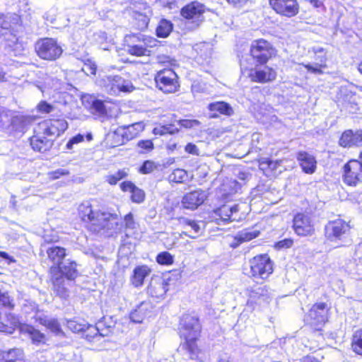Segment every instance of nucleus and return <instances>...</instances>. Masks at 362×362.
<instances>
[{"label": "nucleus", "mask_w": 362, "mask_h": 362, "mask_svg": "<svg viewBox=\"0 0 362 362\" xmlns=\"http://www.w3.org/2000/svg\"><path fill=\"white\" fill-rule=\"evenodd\" d=\"M182 327L185 342L182 347L188 351L190 358H195L199 353L196 341L201 332L199 320L196 317L187 315L182 319Z\"/></svg>", "instance_id": "1"}, {"label": "nucleus", "mask_w": 362, "mask_h": 362, "mask_svg": "<svg viewBox=\"0 0 362 362\" xmlns=\"http://www.w3.org/2000/svg\"><path fill=\"white\" fill-rule=\"evenodd\" d=\"M250 55L259 65L265 64L276 54L273 45L264 39L255 40L251 42Z\"/></svg>", "instance_id": "2"}, {"label": "nucleus", "mask_w": 362, "mask_h": 362, "mask_svg": "<svg viewBox=\"0 0 362 362\" xmlns=\"http://www.w3.org/2000/svg\"><path fill=\"white\" fill-rule=\"evenodd\" d=\"M250 273L257 279H265L273 272V264L267 255H260L250 260Z\"/></svg>", "instance_id": "3"}, {"label": "nucleus", "mask_w": 362, "mask_h": 362, "mask_svg": "<svg viewBox=\"0 0 362 362\" xmlns=\"http://www.w3.org/2000/svg\"><path fill=\"white\" fill-rule=\"evenodd\" d=\"M37 55L45 60H55L62 53V47L52 38H45L39 40L35 45Z\"/></svg>", "instance_id": "4"}, {"label": "nucleus", "mask_w": 362, "mask_h": 362, "mask_svg": "<svg viewBox=\"0 0 362 362\" xmlns=\"http://www.w3.org/2000/svg\"><path fill=\"white\" fill-rule=\"evenodd\" d=\"M156 86L165 93H175L180 86L173 69H162L155 76Z\"/></svg>", "instance_id": "5"}, {"label": "nucleus", "mask_w": 362, "mask_h": 362, "mask_svg": "<svg viewBox=\"0 0 362 362\" xmlns=\"http://www.w3.org/2000/svg\"><path fill=\"white\" fill-rule=\"evenodd\" d=\"M349 223L343 219L338 218L329 221L325 227V235L330 242H337L342 240L343 237L350 230Z\"/></svg>", "instance_id": "6"}, {"label": "nucleus", "mask_w": 362, "mask_h": 362, "mask_svg": "<svg viewBox=\"0 0 362 362\" xmlns=\"http://www.w3.org/2000/svg\"><path fill=\"white\" fill-rule=\"evenodd\" d=\"M328 310L325 303H317L312 306L305 320L310 326L318 329L327 321Z\"/></svg>", "instance_id": "7"}, {"label": "nucleus", "mask_w": 362, "mask_h": 362, "mask_svg": "<svg viewBox=\"0 0 362 362\" xmlns=\"http://www.w3.org/2000/svg\"><path fill=\"white\" fill-rule=\"evenodd\" d=\"M293 228L298 235L309 236L315 233L313 221L310 216L305 213H298L293 219Z\"/></svg>", "instance_id": "8"}, {"label": "nucleus", "mask_w": 362, "mask_h": 362, "mask_svg": "<svg viewBox=\"0 0 362 362\" xmlns=\"http://www.w3.org/2000/svg\"><path fill=\"white\" fill-rule=\"evenodd\" d=\"M269 2L272 9L281 16L292 18L298 13L297 0H269Z\"/></svg>", "instance_id": "9"}, {"label": "nucleus", "mask_w": 362, "mask_h": 362, "mask_svg": "<svg viewBox=\"0 0 362 362\" xmlns=\"http://www.w3.org/2000/svg\"><path fill=\"white\" fill-rule=\"evenodd\" d=\"M343 180L350 186H356L362 182L361 165L358 160H351L344 165Z\"/></svg>", "instance_id": "10"}, {"label": "nucleus", "mask_w": 362, "mask_h": 362, "mask_svg": "<svg viewBox=\"0 0 362 362\" xmlns=\"http://www.w3.org/2000/svg\"><path fill=\"white\" fill-rule=\"evenodd\" d=\"M204 11V6L198 2L187 4L181 11L182 16L188 21L192 20V28L198 27L202 21V14Z\"/></svg>", "instance_id": "11"}, {"label": "nucleus", "mask_w": 362, "mask_h": 362, "mask_svg": "<svg viewBox=\"0 0 362 362\" xmlns=\"http://www.w3.org/2000/svg\"><path fill=\"white\" fill-rule=\"evenodd\" d=\"M43 133L50 136H59L68 127L67 122L64 119L45 120L40 124Z\"/></svg>", "instance_id": "12"}, {"label": "nucleus", "mask_w": 362, "mask_h": 362, "mask_svg": "<svg viewBox=\"0 0 362 362\" xmlns=\"http://www.w3.org/2000/svg\"><path fill=\"white\" fill-rule=\"evenodd\" d=\"M119 219L116 214L101 211L98 218V223H96L94 230L106 229L107 230H119Z\"/></svg>", "instance_id": "13"}, {"label": "nucleus", "mask_w": 362, "mask_h": 362, "mask_svg": "<svg viewBox=\"0 0 362 362\" xmlns=\"http://www.w3.org/2000/svg\"><path fill=\"white\" fill-rule=\"evenodd\" d=\"M339 144L344 148L362 146V129L355 132L351 129L345 130L339 138Z\"/></svg>", "instance_id": "14"}, {"label": "nucleus", "mask_w": 362, "mask_h": 362, "mask_svg": "<svg viewBox=\"0 0 362 362\" xmlns=\"http://www.w3.org/2000/svg\"><path fill=\"white\" fill-rule=\"evenodd\" d=\"M207 195L204 191L202 189L194 190L184 195L182 204L185 208L194 210L202 205Z\"/></svg>", "instance_id": "15"}, {"label": "nucleus", "mask_w": 362, "mask_h": 362, "mask_svg": "<svg viewBox=\"0 0 362 362\" xmlns=\"http://www.w3.org/2000/svg\"><path fill=\"white\" fill-rule=\"evenodd\" d=\"M144 129V124L142 122H136L131 125L119 127L115 132V136L122 137V143L129 141L136 137Z\"/></svg>", "instance_id": "16"}, {"label": "nucleus", "mask_w": 362, "mask_h": 362, "mask_svg": "<svg viewBox=\"0 0 362 362\" xmlns=\"http://www.w3.org/2000/svg\"><path fill=\"white\" fill-rule=\"evenodd\" d=\"M78 215L81 220L84 222L90 223L93 226H95L96 223H98V218L101 211L95 210L88 202H84L78 206Z\"/></svg>", "instance_id": "17"}, {"label": "nucleus", "mask_w": 362, "mask_h": 362, "mask_svg": "<svg viewBox=\"0 0 362 362\" xmlns=\"http://www.w3.org/2000/svg\"><path fill=\"white\" fill-rule=\"evenodd\" d=\"M91 74L98 76L95 79V83L100 86L104 91L109 94H112V86L115 83V76H110L105 74L103 69H100V71L97 73L98 69H90Z\"/></svg>", "instance_id": "18"}, {"label": "nucleus", "mask_w": 362, "mask_h": 362, "mask_svg": "<svg viewBox=\"0 0 362 362\" xmlns=\"http://www.w3.org/2000/svg\"><path fill=\"white\" fill-rule=\"evenodd\" d=\"M271 298L270 293L266 286H258L250 290L247 303L262 304L268 303Z\"/></svg>", "instance_id": "19"}, {"label": "nucleus", "mask_w": 362, "mask_h": 362, "mask_svg": "<svg viewBox=\"0 0 362 362\" xmlns=\"http://www.w3.org/2000/svg\"><path fill=\"white\" fill-rule=\"evenodd\" d=\"M168 284L160 278L152 279L147 288V293L153 298H162L168 290Z\"/></svg>", "instance_id": "20"}, {"label": "nucleus", "mask_w": 362, "mask_h": 362, "mask_svg": "<svg viewBox=\"0 0 362 362\" xmlns=\"http://www.w3.org/2000/svg\"><path fill=\"white\" fill-rule=\"evenodd\" d=\"M152 306L148 302H141L129 315L131 320L136 323H141L149 315Z\"/></svg>", "instance_id": "21"}, {"label": "nucleus", "mask_w": 362, "mask_h": 362, "mask_svg": "<svg viewBox=\"0 0 362 362\" xmlns=\"http://www.w3.org/2000/svg\"><path fill=\"white\" fill-rule=\"evenodd\" d=\"M297 158L303 172L313 174L315 171L317 161L314 156L305 151H300L298 153Z\"/></svg>", "instance_id": "22"}, {"label": "nucleus", "mask_w": 362, "mask_h": 362, "mask_svg": "<svg viewBox=\"0 0 362 362\" xmlns=\"http://www.w3.org/2000/svg\"><path fill=\"white\" fill-rule=\"evenodd\" d=\"M276 76L274 69H250L249 77L252 81L264 83L275 79Z\"/></svg>", "instance_id": "23"}, {"label": "nucleus", "mask_w": 362, "mask_h": 362, "mask_svg": "<svg viewBox=\"0 0 362 362\" xmlns=\"http://www.w3.org/2000/svg\"><path fill=\"white\" fill-rule=\"evenodd\" d=\"M259 230L254 228H247L239 231L234 237L235 242L231 244L233 247H237L241 243L250 241L258 237Z\"/></svg>", "instance_id": "24"}, {"label": "nucleus", "mask_w": 362, "mask_h": 362, "mask_svg": "<svg viewBox=\"0 0 362 362\" xmlns=\"http://www.w3.org/2000/svg\"><path fill=\"white\" fill-rule=\"evenodd\" d=\"M120 188L123 192L132 193V200L135 203H141L144 200L145 194L143 190L136 187L132 182L125 181L120 184Z\"/></svg>", "instance_id": "25"}, {"label": "nucleus", "mask_w": 362, "mask_h": 362, "mask_svg": "<svg viewBox=\"0 0 362 362\" xmlns=\"http://www.w3.org/2000/svg\"><path fill=\"white\" fill-rule=\"evenodd\" d=\"M151 269L146 265L137 266L133 272L131 277L132 284L135 287L141 286L146 277L149 276Z\"/></svg>", "instance_id": "26"}, {"label": "nucleus", "mask_w": 362, "mask_h": 362, "mask_svg": "<svg viewBox=\"0 0 362 362\" xmlns=\"http://www.w3.org/2000/svg\"><path fill=\"white\" fill-rule=\"evenodd\" d=\"M134 88L131 81L125 80L119 76H115L111 95H117L120 93H130L132 92Z\"/></svg>", "instance_id": "27"}, {"label": "nucleus", "mask_w": 362, "mask_h": 362, "mask_svg": "<svg viewBox=\"0 0 362 362\" xmlns=\"http://www.w3.org/2000/svg\"><path fill=\"white\" fill-rule=\"evenodd\" d=\"M53 142L45 136L35 135L30 139V145L34 151L45 152L51 148Z\"/></svg>", "instance_id": "28"}, {"label": "nucleus", "mask_w": 362, "mask_h": 362, "mask_svg": "<svg viewBox=\"0 0 362 362\" xmlns=\"http://www.w3.org/2000/svg\"><path fill=\"white\" fill-rule=\"evenodd\" d=\"M179 222L185 228L187 229L186 231L182 233L184 235L189 236L191 238H195L197 237L201 228L195 221L186 218H180Z\"/></svg>", "instance_id": "29"}, {"label": "nucleus", "mask_w": 362, "mask_h": 362, "mask_svg": "<svg viewBox=\"0 0 362 362\" xmlns=\"http://www.w3.org/2000/svg\"><path fill=\"white\" fill-rule=\"evenodd\" d=\"M36 320L39 322L40 324L45 326L55 334H63V332L57 320L45 315H37L36 317Z\"/></svg>", "instance_id": "30"}, {"label": "nucleus", "mask_w": 362, "mask_h": 362, "mask_svg": "<svg viewBox=\"0 0 362 362\" xmlns=\"http://www.w3.org/2000/svg\"><path fill=\"white\" fill-rule=\"evenodd\" d=\"M0 359L4 362H24L23 353L20 349L0 351Z\"/></svg>", "instance_id": "31"}, {"label": "nucleus", "mask_w": 362, "mask_h": 362, "mask_svg": "<svg viewBox=\"0 0 362 362\" xmlns=\"http://www.w3.org/2000/svg\"><path fill=\"white\" fill-rule=\"evenodd\" d=\"M61 275H64L68 279H74L78 276L76 264L75 262L66 261L59 266Z\"/></svg>", "instance_id": "32"}, {"label": "nucleus", "mask_w": 362, "mask_h": 362, "mask_svg": "<svg viewBox=\"0 0 362 362\" xmlns=\"http://www.w3.org/2000/svg\"><path fill=\"white\" fill-rule=\"evenodd\" d=\"M47 253L49 259L54 264L60 266L62 259L66 256V250L60 247H51L47 249Z\"/></svg>", "instance_id": "33"}, {"label": "nucleus", "mask_w": 362, "mask_h": 362, "mask_svg": "<svg viewBox=\"0 0 362 362\" xmlns=\"http://www.w3.org/2000/svg\"><path fill=\"white\" fill-rule=\"evenodd\" d=\"M208 109L211 112H218L227 116H230L233 114L232 107L228 103L223 101L211 103L209 105Z\"/></svg>", "instance_id": "34"}, {"label": "nucleus", "mask_w": 362, "mask_h": 362, "mask_svg": "<svg viewBox=\"0 0 362 362\" xmlns=\"http://www.w3.org/2000/svg\"><path fill=\"white\" fill-rule=\"evenodd\" d=\"M53 290L61 298L68 296V291L64 286V279L61 274H56L52 279Z\"/></svg>", "instance_id": "35"}, {"label": "nucleus", "mask_w": 362, "mask_h": 362, "mask_svg": "<svg viewBox=\"0 0 362 362\" xmlns=\"http://www.w3.org/2000/svg\"><path fill=\"white\" fill-rule=\"evenodd\" d=\"M125 41L128 43L137 44L143 42L144 45L153 47L156 44V40L141 34H132L125 37Z\"/></svg>", "instance_id": "36"}, {"label": "nucleus", "mask_w": 362, "mask_h": 362, "mask_svg": "<svg viewBox=\"0 0 362 362\" xmlns=\"http://www.w3.org/2000/svg\"><path fill=\"white\" fill-rule=\"evenodd\" d=\"M173 30V24L170 21L163 19L160 21L157 28L156 34L160 37H166Z\"/></svg>", "instance_id": "37"}, {"label": "nucleus", "mask_w": 362, "mask_h": 362, "mask_svg": "<svg viewBox=\"0 0 362 362\" xmlns=\"http://www.w3.org/2000/svg\"><path fill=\"white\" fill-rule=\"evenodd\" d=\"M23 331L29 334L34 343H45V335L34 327L27 326L23 328Z\"/></svg>", "instance_id": "38"}, {"label": "nucleus", "mask_w": 362, "mask_h": 362, "mask_svg": "<svg viewBox=\"0 0 362 362\" xmlns=\"http://www.w3.org/2000/svg\"><path fill=\"white\" fill-rule=\"evenodd\" d=\"M168 178L170 182L183 183L187 180L188 174L186 170L177 168L172 172Z\"/></svg>", "instance_id": "39"}, {"label": "nucleus", "mask_w": 362, "mask_h": 362, "mask_svg": "<svg viewBox=\"0 0 362 362\" xmlns=\"http://www.w3.org/2000/svg\"><path fill=\"white\" fill-rule=\"evenodd\" d=\"M132 17L136 21L135 24L138 29L143 30L147 28L149 23V18L146 15L138 11H133Z\"/></svg>", "instance_id": "40"}, {"label": "nucleus", "mask_w": 362, "mask_h": 362, "mask_svg": "<svg viewBox=\"0 0 362 362\" xmlns=\"http://www.w3.org/2000/svg\"><path fill=\"white\" fill-rule=\"evenodd\" d=\"M179 132V129L173 124L160 125L155 127L153 133L155 135L163 136L167 134H173Z\"/></svg>", "instance_id": "41"}, {"label": "nucleus", "mask_w": 362, "mask_h": 362, "mask_svg": "<svg viewBox=\"0 0 362 362\" xmlns=\"http://www.w3.org/2000/svg\"><path fill=\"white\" fill-rule=\"evenodd\" d=\"M128 173L125 170H119L115 172L114 174L107 175L105 177V181H107L110 185H115L119 180L127 177Z\"/></svg>", "instance_id": "42"}, {"label": "nucleus", "mask_w": 362, "mask_h": 362, "mask_svg": "<svg viewBox=\"0 0 362 362\" xmlns=\"http://www.w3.org/2000/svg\"><path fill=\"white\" fill-rule=\"evenodd\" d=\"M0 305L8 309H13L15 306L13 299L8 293L0 289Z\"/></svg>", "instance_id": "43"}, {"label": "nucleus", "mask_w": 362, "mask_h": 362, "mask_svg": "<svg viewBox=\"0 0 362 362\" xmlns=\"http://www.w3.org/2000/svg\"><path fill=\"white\" fill-rule=\"evenodd\" d=\"M351 346L354 352L362 355V330L354 334Z\"/></svg>", "instance_id": "44"}, {"label": "nucleus", "mask_w": 362, "mask_h": 362, "mask_svg": "<svg viewBox=\"0 0 362 362\" xmlns=\"http://www.w3.org/2000/svg\"><path fill=\"white\" fill-rule=\"evenodd\" d=\"M67 327L73 332H84L87 327V324L84 322H79L74 320H67Z\"/></svg>", "instance_id": "45"}, {"label": "nucleus", "mask_w": 362, "mask_h": 362, "mask_svg": "<svg viewBox=\"0 0 362 362\" xmlns=\"http://www.w3.org/2000/svg\"><path fill=\"white\" fill-rule=\"evenodd\" d=\"M146 45L139 44H132L128 46V52L133 55L143 56L146 55L148 52L145 47Z\"/></svg>", "instance_id": "46"}, {"label": "nucleus", "mask_w": 362, "mask_h": 362, "mask_svg": "<svg viewBox=\"0 0 362 362\" xmlns=\"http://www.w3.org/2000/svg\"><path fill=\"white\" fill-rule=\"evenodd\" d=\"M158 60L160 65L165 66L166 68L178 66L177 60L170 56L164 54L160 55L158 57Z\"/></svg>", "instance_id": "47"}, {"label": "nucleus", "mask_w": 362, "mask_h": 362, "mask_svg": "<svg viewBox=\"0 0 362 362\" xmlns=\"http://www.w3.org/2000/svg\"><path fill=\"white\" fill-rule=\"evenodd\" d=\"M156 261L160 264L170 265L173 263V257L168 252H162L157 255Z\"/></svg>", "instance_id": "48"}, {"label": "nucleus", "mask_w": 362, "mask_h": 362, "mask_svg": "<svg viewBox=\"0 0 362 362\" xmlns=\"http://www.w3.org/2000/svg\"><path fill=\"white\" fill-rule=\"evenodd\" d=\"M84 332H86V338L90 341L100 336H104L103 334L99 332V330L96 327L88 324L87 327Z\"/></svg>", "instance_id": "49"}, {"label": "nucleus", "mask_w": 362, "mask_h": 362, "mask_svg": "<svg viewBox=\"0 0 362 362\" xmlns=\"http://www.w3.org/2000/svg\"><path fill=\"white\" fill-rule=\"evenodd\" d=\"M282 163L281 160H272L268 158L263 159L260 162V165L262 168H264V166L267 167L272 171L276 170L278 167L281 165Z\"/></svg>", "instance_id": "50"}, {"label": "nucleus", "mask_w": 362, "mask_h": 362, "mask_svg": "<svg viewBox=\"0 0 362 362\" xmlns=\"http://www.w3.org/2000/svg\"><path fill=\"white\" fill-rule=\"evenodd\" d=\"M0 35H4V40L7 42V45L10 47H13L18 42V40L16 35H13L10 31L6 30L5 28L4 30L1 31V33H0Z\"/></svg>", "instance_id": "51"}, {"label": "nucleus", "mask_w": 362, "mask_h": 362, "mask_svg": "<svg viewBox=\"0 0 362 362\" xmlns=\"http://www.w3.org/2000/svg\"><path fill=\"white\" fill-rule=\"evenodd\" d=\"M137 146L140 148V153H148L153 149V144L151 140H141L137 143Z\"/></svg>", "instance_id": "52"}, {"label": "nucleus", "mask_w": 362, "mask_h": 362, "mask_svg": "<svg viewBox=\"0 0 362 362\" xmlns=\"http://www.w3.org/2000/svg\"><path fill=\"white\" fill-rule=\"evenodd\" d=\"M90 100L91 108L99 115H104L105 113L104 103L100 100L93 99L92 98H90Z\"/></svg>", "instance_id": "53"}, {"label": "nucleus", "mask_w": 362, "mask_h": 362, "mask_svg": "<svg viewBox=\"0 0 362 362\" xmlns=\"http://www.w3.org/2000/svg\"><path fill=\"white\" fill-rule=\"evenodd\" d=\"M70 172L69 170L65 168H59L55 170L50 171L47 173V175L51 180H57L61 177L69 175Z\"/></svg>", "instance_id": "54"}, {"label": "nucleus", "mask_w": 362, "mask_h": 362, "mask_svg": "<svg viewBox=\"0 0 362 362\" xmlns=\"http://www.w3.org/2000/svg\"><path fill=\"white\" fill-rule=\"evenodd\" d=\"M158 165L153 161H145L140 168V172L143 174H148L157 169Z\"/></svg>", "instance_id": "55"}, {"label": "nucleus", "mask_w": 362, "mask_h": 362, "mask_svg": "<svg viewBox=\"0 0 362 362\" xmlns=\"http://www.w3.org/2000/svg\"><path fill=\"white\" fill-rule=\"evenodd\" d=\"M179 124L184 128L191 129L200 125V122L197 119H180Z\"/></svg>", "instance_id": "56"}, {"label": "nucleus", "mask_w": 362, "mask_h": 362, "mask_svg": "<svg viewBox=\"0 0 362 362\" xmlns=\"http://www.w3.org/2000/svg\"><path fill=\"white\" fill-rule=\"evenodd\" d=\"M84 136L83 135L78 134L74 136H73L66 144V148L71 149L74 144L81 143L83 141Z\"/></svg>", "instance_id": "57"}, {"label": "nucleus", "mask_w": 362, "mask_h": 362, "mask_svg": "<svg viewBox=\"0 0 362 362\" xmlns=\"http://www.w3.org/2000/svg\"><path fill=\"white\" fill-rule=\"evenodd\" d=\"M37 109L40 112L49 113L54 110V107L45 101H42L38 104Z\"/></svg>", "instance_id": "58"}, {"label": "nucleus", "mask_w": 362, "mask_h": 362, "mask_svg": "<svg viewBox=\"0 0 362 362\" xmlns=\"http://www.w3.org/2000/svg\"><path fill=\"white\" fill-rule=\"evenodd\" d=\"M124 221L127 228L133 229L135 228L136 223L134 221V217L132 213L127 214L124 216Z\"/></svg>", "instance_id": "59"}, {"label": "nucleus", "mask_w": 362, "mask_h": 362, "mask_svg": "<svg viewBox=\"0 0 362 362\" xmlns=\"http://www.w3.org/2000/svg\"><path fill=\"white\" fill-rule=\"evenodd\" d=\"M219 213H220V216H221V221L224 223H226L228 222H232V221H237V217H233V214L230 212H221L219 211Z\"/></svg>", "instance_id": "60"}, {"label": "nucleus", "mask_w": 362, "mask_h": 362, "mask_svg": "<svg viewBox=\"0 0 362 362\" xmlns=\"http://www.w3.org/2000/svg\"><path fill=\"white\" fill-rule=\"evenodd\" d=\"M185 150L188 153H190V154L194 155V156H198L199 153V150L198 147L192 143L187 144L185 148Z\"/></svg>", "instance_id": "61"}, {"label": "nucleus", "mask_w": 362, "mask_h": 362, "mask_svg": "<svg viewBox=\"0 0 362 362\" xmlns=\"http://www.w3.org/2000/svg\"><path fill=\"white\" fill-rule=\"evenodd\" d=\"M219 211L221 212H230V214H233V217H235L234 215L238 211V206L234 205L233 206H223L221 207Z\"/></svg>", "instance_id": "62"}, {"label": "nucleus", "mask_w": 362, "mask_h": 362, "mask_svg": "<svg viewBox=\"0 0 362 362\" xmlns=\"http://www.w3.org/2000/svg\"><path fill=\"white\" fill-rule=\"evenodd\" d=\"M82 62L84 66H88L89 68H96L97 64L95 61L93 60L92 58L88 56L85 57Z\"/></svg>", "instance_id": "63"}, {"label": "nucleus", "mask_w": 362, "mask_h": 362, "mask_svg": "<svg viewBox=\"0 0 362 362\" xmlns=\"http://www.w3.org/2000/svg\"><path fill=\"white\" fill-rule=\"evenodd\" d=\"M302 362H320V361L318 359H317L316 358H315L313 356H308L303 359Z\"/></svg>", "instance_id": "64"}]
</instances>
